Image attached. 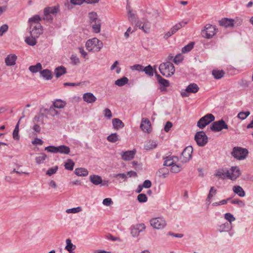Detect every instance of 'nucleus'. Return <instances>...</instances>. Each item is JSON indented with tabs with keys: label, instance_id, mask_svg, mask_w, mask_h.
<instances>
[{
	"label": "nucleus",
	"instance_id": "f257e3e1",
	"mask_svg": "<svg viewBox=\"0 0 253 253\" xmlns=\"http://www.w3.org/2000/svg\"><path fill=\"white\" fill-rule=\"evenodd\" d=\"M59 11V7L58 5L46 7L43 9L42 20L50 23H52L53 20V15H56Z\"/></svg>",
	"mask_w": 253,
	"mask_h": 253
},
{
	"label": "nucleus",
	"instance_id": "f03ea898",
	"mask_svg": "<svg viewBox=\"0 0 253 253\" xmlns=\"http://www.w3.org/2000/svg\"><path fill=\"white\" fill-rule=\"evenodd\" d=\"M160 73L166 77L173 75L175 72L173 64L170 62H166L161 63L159 67Z\"/></svg>",
	"mask_w": 253,
	"mask_h": 253
},
{
	"label": "nucleus",
	"instance_id": "7ed1b4c3",
	"mask_svg": "<svg viewBox=\"0 0 253 253\" xmlns=\"http://www.w3.org/2000/svg\"><path fill=\"white\" fill-rule=\"evenodd\" d=\"M243 19L239 17L234 19L223 18H222V27L225 28H233L239 27L242 25Z\"/></svg>",
	"mask_w": 253,
	"mask_h": 253
},
{
	"label": "nucleus",
	"instance_id": "20e7f679",
	"mask_svg": "<svg viewBox=\"0 0 253 253\" xmlns=\"http://www.w3.org/2000/svg\"><path fill=\"white\" fill-rule=\"evenodd\" d=\"M85 46L89 51H99L103 46V43L97 38H93L87 41Z\"/></svg>",
	"mask_w": 253,
	"mask_h": 253
},
{
	"label": "nucleus",
	"instance_id": "39448f33",
	"mask_svg": "<svg viewBox=\"0 0 253 253\" xmlns=\"http://www.w3.org/2000/svg\"><path fill=\"white\" fill-rule=\"evenodd\" d=\"M249 152L247 149L240 147H235L231 152L232 156L238 160H244L248 155Z\"/></svg>",
	"mask_w": 253,
	"mask_h": 253
},
{
	"label": "nucleus",
	"instance_id": "423d86ee",
	"mask_svg": "<svg viewBox=\"0 0 253 253\" xmlns=\"http://www.w3.org/2000/svg\"><path fill=\"white\" fill-rule=\"evenodd\" d=\"M241 174L239 168L236 166L232 167L226 172H222V175H225L227 178L231 180H235Z\"/></svg>",
	"mask_w": 253,
	"mask_h": 253
},
{
	"label": "nucleus",
	"instance_id": "0eeeda50",
	"mask_svg": "<svg viewBox=\"0 0 253 253\" xmlns=\"http://www.w3.org/2000/svg\"><path fill=\"white\" fill-rule=\"evenodd\" d=\"M214 116L211 114H208L202 117L197 122V126L201 129H203L206 126L214 121Z\"/></svg>",
	"mask_w": 253,
	"mask_h": 253
},
{
	"label": "nucleus",
	"instance_id": "6e6552de",
	"mask_svg": "<svg viewBox=\"0 0 253 253\" xmlns=\"http://www.w3.org/2000/svg\"><path fill=\"white\" fill-rule=\"evenodd\" d=\"M217 29L215 26L207 24L205 26V29L202 31L201 35L205 38L211 39L215 35Z\"/></svg>",
	"mask_w": 253,
	"mask_h": 253
},
{
	"label": "nucleus",
	"instance_id": "1a4fd4ad",
	"mask_svg": "<svg viewBox=\"0 0 253 253\" xmlns=\"http://www.w3.org/2000/svg\"><path fill=\"white\" fill-rule=\"evenodd\" d=\"M195 140L199 146H204L208 142V136L204 131H200L196 133Z\"/></svg>",
	"mask_w": 253,
	"mask_h": 253
},
{
	"label": "nucleus",
	"instance_id": "9d476101",
	"mask_svg": "<svg viewBox=\"0 0 253 253\" xmlns=\"http://www.w3.org/2000/svg\"><path fill=\"white\" fill-rule=\"evenodd\" d=\"M193 147L191 146L186 147L181 153L180 160L182 163H185L188 162L192 158Z\"/></svg>",
	"mask_w": 253,
	"mask_h": 253
},
{
	"label": "nucleus",
	"instance_id": "9b49d317",
	"mask_svg": "<svg viewBox=\"0 0 253 253\" xmlns=\"http://www.w3.org/2000/svg\"><path fill=\"white\" fill-rule=\"evenodd\" d=\"M199 87L196 84L192 83L189 84L184 90L181 91V95L182 97H188L189 93H195L198 91Z\"/></svg>",
	"mask_w": 253,
	"mask_h": 253
},
{
	"label": "nucleus",
	"instance_id": "f8f14e48",
	"mask_svg": "<svg viewBox=\"0 0 253 253\" xmlns=\"http://www.w3.org/2000/svg\"><path fill=\"white\" fill-rule=\"evenodd\" d=\"M151 225L154 228L157 229H162L166 225V222L165 220L160 217H157L152 219L150 220Z\"/></svg>",
	"mask_w": 253,
	"mask_h": 253
},
{
	"label": "nucleus",
	"instance_id": "ddd939ff",
	"mask_svg": "<svg viewBox=\"0 0 253 253\" xmlns=\"http://www.w3.org/2000/svg\"><path fill=\"white\" fill-rule=\"evenodd\" d=\"M30 33L31 36L39 38L42 34L43 29L41 24H37V25H32L30 27Z\"/></svg>",
	"mask_w": 253,
	"mask_h": 253
},
{
	"label": "nucleus",
	"instance_id": "4468645a",
	"mask_svg": "<svg viewBox=\"0 0 253 253\" xmlns=\"http://www.w3.org/2000/svg\"><path fill=\"white\" fill-rule=\"evenodd\" d=\"M155 76L158 83L162 86L160 87L161 91H165L166 90L165 88L169 85V81L162 78V77L159 75L157 72H155Z\"/></svg>",
	"mask_w": 253,
	"mask_h": 253
},
{
	"label": "nucleus",
	"instance_id": "2eb2a0df",
	"mask_svg": "<svg viewBox=\"0 0 253 253\" xmlns=\"http://www.w3.org/2000/svg\"><path fill=\"white\" fill-rule=\"evenodd\" d=\"M136 154V150L133 149L132 150L126 151L125 152H122L121 153L122 159L125 161H128L131 160L134 157Z\"/></svg>",
	"mask_w": 253,
	"mask_h": 253
},
{
	"label": "nucleus",
	"instance_id": "dca6fc26",
	"mask_svg": "<svg viewBox=\"0 0 253 253\" xmlns=\"http://www.w3.org/2000/svg\"><path fill=\"white\" fill-rule=\"evenodd\" d=\"M145 229L144 224H138L133 227L131 230V234L133 237H137L139 235L140 232L143 231Z\"/></svg>",
	"mask_w": 253,
	"mask_h": 253
},
{
	"label": "nucleus",
	"instance_id": "f3484780",
	"mask_svg": "<svg viewBox=\"0 0 253 253\" xmlns=\"http://www.w3.org/2000/svg\"><path fill=\"white\" fill-rule=\"evenodd\" d=\"M140 127L143 131L149 133L151 131L150 121L148 119L143 118Z\"/></svg>",
	"mask_w": 253,
	"mask_h": 253
},
{
	"label": "nucleus",
	"instance_id": "a211bd4d",
	"mask_svg": "<svg viewBox=\"0 0 253 253\" xmlns=\"http://www.w3.org/2000/svg\"><path fill=\"white\" fill-rule=\"evenodd\" d=\"M17 56L15 54H9L5 59V63L7 66H13L15 64Z\"/></svg>",
	"mask_w": 253,
	"mask_h": 253
},
{
	"label": "nucleus",
	"instance_id": "6ab92c4d",
	"mask_svg": "<svg viewBox=\"0 0 253 253\" xmlns=\"http://www.w3.org/2000/svg\"><path fill=\"white\" fill-rule=\"evenodd\" d=\"M84 100L88 103H92L94 102L96 100V97L91 92L85 93L83 95Z\"/></svg>",
	"mask_w": 253,
	"mask_h": 253
},
{
	"label": "nucleus",
	"instance_id": "aec40b11",
	"mask_svg": "<svg viewBox=\"0 0 253 253\" xmlns=\"http://www.w3.org/2000/svg\"><path fill=\"white\" fill-rule=\"evenodd\" d=\"M135 26L142 29L145 33H148L150 32V27L147 23H142L141 21H138Z\"/></svg>",
	"mask_w": 253,
	"mask_h": 253
},
{
	"label": "nucleus",
	"instance_id": "412c9836",
	"mask_svg": "<svg viewBox=\"0 0 253 253\" xmlns=\"http://www.w3.org/2000/svg\"><path fill=\"white\" fill-rule=\"evenodd\" d=\"M89 179L90 182L95 185H98L102 182L101 177L98 175H90L89 176Z\"/></svg>",
	"mask_w": 253,
	"mask_h": 253
},
{
	"label": "nucleus",
	"instance_id": "4be33fe9",
	"mask_svg": "<svg viewBox=\"0 0 253 253\" xmlns=\"http://www.w3.org/2000/svg\"><path fill=\"white\" fill-rule=\"evenodd\" d=\"M232 190L235 194H236L240 197H244L246 195L245 192L244 190V189L242 188L241 186L239 185L233 186Z\"/></svg>",
	"mask_w": 253,
	"mask_h": 253
},
{
	"label": "nucleus",
	"instance_id": "5701e85b",
	"mask_svg": "<svg viewBox=\"0 0 253 253\" xmlns=\"http://www.w3.org/2000/svg\"><path fill=\"white\" fill-rule=\"evenodd\" d=\"M67 73L66 69L63 66L56 67L54 70V73L57 78L60 77L61 76Z\"/></svg>",
	"mask_w": 253,
	"mask_h": 253
},
{
	"label": "nucleus",
	"instance_id": "b1692460",
	"mask_svg": "<svg viewBox=\"0 0 253 253\" xmlns=\"http://www.w3.org/2000/svg\"><path fill=\"white\" fill-rule=\"evenodd\" d=\"M112 124L115 129L118 130L124 127V123L119 119L114 118L112 120Z\"/></svg>",
	"mask_w": 253,
	"mask_h": 253
},
{
	"label": "nucleus",
	"instance_id": "393cba45",
	"mask_svg": "<svg viewBox=\"0 0 253 253\" xmlns=\"http://www.w3.org/2000/svg\"><path fill=\"white\" fill-rule=\"evenodd\" d=\"M41 75L46 80H50L53 78L52 72L49 69H44L40 72Z\"/></svg>",
	"mask_w": 253,
	"mask_h": 253
},
{
	"label": "nucleus",
	"instance_id": "a878e982",
	"mask_svg": "<svg viewBox=\"0 0 253 253\" xmlns=\"http://www.w3.org/2000/svg\"><path fill=\"white\" fill-rule=\"evenodd\" d=\"M42 19L39 15H35L28 20L30 27L32 25H37V24H41L39 22Z\"/></svg>",
	"mask_w": 253,
	"mask_h": 253
},
{
	"label": "nucleus",
	"instance_id": "bb28decb",
	"mask_svg": "<svg viewBox=\"0 0 253 253\" xmlns=\"http://www.w3.org/2000/svg\"><path fill=\"white\" fill-rule=\"evenodd\" d=\"M211 129L214 132L221 130V120L214 122L211 126Z\"/></svg>",
	"mask_w": 253,
	"mask_h": 253
},
{
	"label": "nucleus",
	"instance_id": "cd10ccee",
	"mask_svg": "<svg viewBox=\"0 0 253 253\" xmlns=\"http://www.w3.org/2000/svg\"><path fill=\"white\" fill-rule=\"evenodd\" d=\"M25 111V110H24L23 113H22V114H23V116L22 117L20 118V120H19V121L18 122L17 125H16L15 126V127L13 131V138L15 139V140H19V136L18 135V132H19V122H20V121L24 118L25 117V115L24 114V112Z\"/></svg>",
	"mask_w": 253,
	"mask_h": 253
},
{
	"label": "nucleus",
	"instance_id": "c85d7f7f",
	"mask_svg": "<svg viewBox=\"0 0 253 253\" xmlns=\"http://www.w3.org/2000/svg\"><path fill=\"white\" fill-rule=\"evenodd\" d=\"M74 172L77 175L80 176H85L88 174V170L86 169L83 168L76 169Z\"/></svg>",
	"mask_w": 253,
	"mask_h": 253
},
{
	"label": "nucleus",
	"instance_id": "c756f323",
	"mask_svg": "<svg viewBox=\"0 0 253 253\" xmlns=\"http://www.w3.org/2000/svg\"><path fill=\"white\" fill-rule=\"evenodd\" d=\"M91 24L93 31L96 33H98L100 32V20H98L95 22H91Z\"/></svg>",
	"mask_w": 253,
	"mask_h": 253
},
{
	"label": "nucleus",
	"instance_id": "7c9ffc66",
	"mask_svg": "<svg viewBox=\"0 0 253 253\" xmlns=\"http://www.w3.org/2000/svg\"><path fill=\"white\" fill-rule=\"evenodd\" d=\"M66 104L65 101H64L61 99H56L54 102H53V106L55 108L57 109H61L64 108Z\"/></svg>",
	"mask_w": 253,
	"mask_h": 253
},
{
	"label": "nucleus",
	"instance_id": "2f4dec72",
	"mask_svg": "<svg viewBox=\"0 0 253 253\" xmlns=\"http://www.w3.org/2000/svg\"><path fill=\"white\" fill-rule=\"evenodd\" d=\"M42 69V65L40 63H37L35 65H32L29 67V70L33 73L40 71Z\"/></svg>",
	"mask_w": 253,
	"mask_h": 253
},
{
	"label": "nucleus",
	"instance_id": "473e14b6",
	"mask_svg": "<svg viewBox=\"0 0 253 253\" xmlns=\"http://www.w3.org/2000/svg\"><path fill=\"white\" fill-rule=\"evenodd\" d=\"M186 24L187 22H184L183 21H181L175 24L170 29L172 31L171 33H175L178 30L181 29L182 27H184Z\"/></svg>",
	"mask_w": 253,
	"mask_h": 253
},
{
	"label": "nucleus",
	"instance_id": "72a5a7b5",
	"mask_svg": "<svg viewBox=\"0 0 253 253\" xmlns=\"http://www.w3.org/2000/svg\"><path fill=\"white\" fill-rule=\"evenodd\" d=\"M142 71L144 72L145 74L149 77H153L154 75V70L150 65H149L145 67H143Z\"/></svg>",
	"mask_w": 253,
	"mask_h": 253
},
{
	"label": "nucleus",
	"instance_id": "f704fd0d",
	"mask_svg": "<svg viewBox=\"0 0 253 253\" xmlns=\"http://www.w3.org/2000/svg\"><path fill=\"white\" fill-rule=\"evenodd\" d=\"M70 152V148L65 145L58 146V152L61 154H69Z\"/></svg>",
	"mask_w": 253,
	"mask_h": 253
},
{
	"label": "nucleus",
	"instance_id": "c9c22d12",
	"mask_svg": "<svg viewBox=\"0 0 253 253\" xmlns=\"http://www.w3.org/2000/svg\"><path fill=\"white\" fill-rule=\"evenodd\" d=\"M157 146V143L156 141H149L145 145L144 149L146 150L153 149Z\"/></svg>",
	"mask_w": 253,
	"mask_h": 253
},
{
	"label": "nucleus",
	"instance_id": "e433bc0d",
	"mask_svg": "<svg viewBox=\"0 0 253 253\" xmlns=\"http://www.w3.org/2000/svg\"><path fill=\"white\" fill-rule=\"evenodd\" d=\"M128 82V79L126 77H124L120 79L116 80L115 82V84L119 86H122L126 84Z\"/></svg>",
	"mask_w": 253,
	"mask_h": 253
},
{
	"label": "nucleus",
	"instance_id": "4c0bfd02",
	"mask_svg": "<svg viewBox=\"0 0 253 253\" xmlns=\"http://www.w3.org/2000/svg\"><path fill=\"white\" fill-rule=\"evenodd\" d=\"M36 38H37L35 36L27 37L25 41L28 45L34 46L37 43Z\"/></svg>",
	"mask_w": 253,
	"mask_h": 253
},
{
	"label": "nucleus",
	"instance_id": "58836bf2",
	"mask_svg": "<svg viewBox=\"0 0 253 253\" xmlns=\"http://www.w3.org/2000/svg\"><path fill=\"white\" fill-rule=\"evenodd\" d=\"M216 194V190L214 189V187H211L210 189V192L208 194V197L206 200L207 204L209 205L211 203V198L215 195Z\"/></svg>",
	"mask_w": 253,
	"mask_h": 253
},
{
	"label": "nucleus",
	"instance_id": "ea45409f",
	"mask_svg": "<svg viewBox=\"0 0 253 253\" xmlns=\"http://www.w3.org/2000/svg\"><path fill=\"white\" fill-rule=\"evenodd\" d=\"M107 139L108 141L112 143H115L119 140L118 135L117 133H114L110 134L108 136Z\"/></svg>",
	"mask_w": 253,
	"mask_h": 253
},
{
	"label": "nucleus",
	"instance_id": "a19ab883",
	"mask_svg": "<svg viewBox=\"0 0 253 253\" xmlns=\"http://www.w3.org/2000/svg\"><path fill=\"white\" fill-rule=\"evenodd\" d=\"M67 245L65 247V249L68 251H72L76 249V246L71 243V240L68 239L66 241Z\"/></svg>",
	"mask_w": 253,
	"mask_h": 253
},
{
	"label": "nucleus",
	"instance_id": "79ce46f5",
	"mask_svg": "<svg viewBox=\"0 0 253 253\" xmlns=\"http://www.w3.org/2000/svg\"><path fill=\"white\" fill-rule=\"evenodd\" d=\"M75 165V163L71 159H68L65 164V168L66 169L72 170Z\"/></svg>",
	"mask_w": 253,
	"mask_h": 253
},
{
	"label": "nucleus",
	"instance_id": "37998d69",
	"mask_svg": "<svg viewBox=\"0 0 253 253\" xmlns=\"http://www.w3.org/2000/svg\"><path fill=\"white\" fill-rule=\"evenodd\" d=\"M193 47L194 43L191 42L182 48V52L183 53L188 52L193 48Z\"/></svg>",
	"mask_w": 253,
	"mask_h": 253
},
{
	"label": "nucleus",
	"instance_id": "c03bdc74",
	"mask_svg": "<svg viewBox=\"0 0 253 253\" xmlns=\"http://www.w3.org/2000/svg\"><path fill=\"white\" fill-rule=\"evenodd\" d=\"M174 161L175 160L171 157H168L164 163V165L165 166H172L174 164Z\"/></svg>",
	"mask_w": 253,
	"mask_h": 253
},
{
	"label": "nucleus",
	"instance_id": "a18cd8bd",
	"mask_svg": "<svg viewBox=\"0 0 253 253\" xmlns=\"http://www.w3.org/2000/svg\"><path fill=\"white\" fill-rule=\"evenodd\" d=\"M54 106H50L49 109H47V113L51 116H55L59 114L58 111L56 110Z\"/></svg>",
	"mask_w": 253,
	"mask_h": 253
},
{
	"label": "nucleus",
	"instance_id": "49530a36",
	"mask_svg": "<svg viewBox=\"0 0 253 253\" xmlns=\"http://www.w3.org/2000/svg\"><path fill=\"white\" fill-rule=\"evenodd\" d=\"M47 158V156L44 153H41V155L36 158V161L38 164H41Z\"/></svg>",
	"mask_w": 253,
	"mask_h": 253
},
{
	"label": "nucleus",
	"instance_id": "de8ad7c7",
	"mask_svg": "<svg viewBox=\"0 0 253 253\" xmlns=\"http://www.w3.org/2000/svg\"><path fill=\"white\" fill-rule=\"evenodd\" d=\"M231 203L232 204H236L239 207H244L245 206V204L243 201L238 199L231 200Z\"/></svg>",
	"mask_w": 253,
	"mask_h": 253
},
{
	"label": "nucleus",
	"instance_id": "09e8293b",
	"mask_svg": "<svg viewBox=\"0 0 253 253\" xmlns=\"http://www.w3.org/2000/svg\"><path fill=\"white\" fill-rule=\"evenodd\" d=\"M224 218L228 221V223H232V222L235 220V217L231 213H226L224 214Z\"/></svg>",
	"mask_w": 253,
	"mask_h": 253
},
{
	"label": "nucleus",
	"instance_id": "8fccbe9b",
	"mask_svg": "<svg viewBox=\"0 0 253 253\" xmlns=\"http://www.w3.org/2000/svg\"><path fill=\"white\" fill-rule=\"evenodd\" d=\"M250 114V112L249 111L240 112L238 113L237 117L241 120H243L247 118Z\"/></svg>",
	"mask_w": 253,
	"mask_h": 253
},
{
	"label": "nucleus",
	"instance_id": "3c124183",
	"mask_svg": "<svg viewBox=\"0 0 253 253\" xmlns=\"http://www.w3.org/2000/svg\"><path fill=\"white\" fill-rule=\"evenodd\" d=\"M88 17L90 19V22H95L97 20H99L97 18V13L95 12H91L89 13L88 14Z\"/></svg>",
	"mask_w": 253,
	"mask_h": 253
},
{
	"label": "nucleus",
	"instance_id": "603ef678",
	"mask_svg": "<svg viewBox=\"0 0 253 253\" xmlns=\"http://www.w3.org/2000/svg\"><path fill=\"white\" fill-rule=\"evenodd\" d=\"M183 59V57L182 54L179 53V54H177L174 57V58L173 59V61L174 63H175L176 64H178L179 63H180L181 62H182Z\"/></svg>",
	"mask_w": 253,
	"mask_h": 253
},
{
	"label": "nucleus",
	"instance_id": "864d4df0",
	"mask_svg": "<svg viewBox=\"0 0 253 253\" xmlns=\"http://www.w3.org/2000/svg\"><path fill=\"white\" fill-rule=\"evenodd\" d=\"M232 228V224L231 223L226 222L222 224V232L229 231Z\"/></svg>",
	"mask_w": 253,
	"mask_h": 253
},
{
	"label": "nucleus",
	"instance_id": "5fc2aeb1",
	"mask_svg": "<svg viewBox=\"0 0 253 253\" xmlns=\"http://www.w3.org/2000/svg\"><path fill=\"white\" fill-rule=\"evenodd\" d=\"M45 150L49 152L56 153H58V147L54 146H49L46 147L44 149Z\"/></svg>",
	"mask_w": 253,
	"mask_h": 253
},
{
	"label": "nucleus",
	"instance_id": "6e6d98bb",
	"mask_svg": "<svg viewBox=\"0 0 253 253\" xmlns=\"http://www.w3.org/2000/svg\"><path fill=\"white\" fill-rule=\"evenodd\" d=\"M58 169V166H55L54 167L49 168L46 171V174L49 176H51L52 174L55 173Z\"/></svg>",
	"mask_w": 253,
	"mask_h": 253
},
{
	"label": "nucleus",
	"instance_id": "4d7b16f0",
	"mask_svg": "<svg viewBox=\"0 0 253 253\" xmlns=\"http://www.w3.org/2000/svg\"><path fill=\"white\" fill-rule=\"evenodd\" d=\"M181 166L178 165L173 164L171 167L170 171L173 173H178L181 170Z\"/></svg>",
	"mask_w": 253,
	"mask_h": 253
},
{
	"label": "nucleus",
	"instance_id": "13d9d810",
	"mask_svg": "<svg viewBox=\"0 0 253 253\" xmlns=\"http://www.w3.org/2000/svg\"><path fill=\"white\" fill-rule=\"evenodd\" d=\"M137 200L140 203H144L147 201V197L145 194H140L137 196Z\"/></svg>",
	"mask_w": 253,
	"mask_h": 253
},
{
	"label": "nucleus",
	"instance_id": "bf43d9fd",
	"mask_svg": "<svg viewBox=\"0 0 253 253\" xmlns=\"http://www.w3.org/2000/svg\"><path fill=\"white\" fill-rule=\"evenodd\" d=\"M212 74L216 79H219L221 78V71L213 70L212 71Z\"/></svg>",
	"mask_w": 253,
	"mask_h": 253
},
{
	"label": "nucleus",
	"instance_id": "052dcab7",
	"mask_svg": "<svg viewBox=\"0 0 253 253\" xmlns=\"http://www.w3.org/2000/svg\"><path fill=\"white\" fill-rule=\"evenodd\" d=\"M128 18L129 21L131 22H133L134 21H135L136 15L135 14L132 13L130 10H129L128 11Z\"/></svg>",
	"mask_w": 253,
	"mask_h": 253
},
{
	"label": "nucleus",
	"instance_id": "680f3d73",
	"mask_svg": "<svg viewBox=\"0 0 253 253\" xmlns=\"http://www.w3.org/2000/svg\"><path fill=\"white\" fill-rule=\"evenodd\" d=\"M8 26L7 24H3L0 27V36H2L7 31Z\"/></svg>",
	"mask_w": 253,
	"mask_h": 253
},
{
	"label": "nucleus",
	"instance_id": "e2e57ef3",
	"mask_svg": "<svg viewBox=\"0 0 253 253\" xmlns=\"http://www.w3.org/2000/svg\"><path fill=\"white\" fill-rule=\"evenodd\" d=\"M81 210H82L81 208L79 207H77V208H74L68 209V210H67L66 212L67 213H77V212L81 211Z\"/></svg>",
	"mask_w": 253,
	"mask_h": 253
},
{
	"label": "nucleus",
	"instance_id": "0e129e2a",
	"mask_svg": "<svg viewBox=\"0 0 253 253\" xmlns=\"http://www.w3.org/2000/svg\"><path fill=\"white\" fill-rule=\"evenodd\" d=\"M143 66L139 64H135L130 67V69L132 70H136L138 71H142Z\"/></svg>",
	"mask_w": 253,
	"mask_h": 253
},
{
	"label": "nucleus",
	"instance_id": "69168bd1",
	"mask_svg": "<svg viewBox=\"0 0 253 253\" xmlns=\"http://www.w3.org/2000/svg\"><path fill=\"white\" fill-rule=\"evenodd\" d=\"M114 177L115 178H121L124 180V181H126L127 179V176L126 173H118L114 174Z\"/></svg>",
	"mask_w": 253,
	"mask_h": 253
},
{
	"label": "nucleus",
	"instance_id": "338daca9",
	"mask_svg": "<svg viewBox=\"0 0 253 253\" xmlns=\"http://www.w3.org/2000/svg\"><path fill=\"white\" fill-rule=\"evenodd\" d=\"M104 115L105 117L108 118H111L112 117L111 111L108 108H106L104 110Z\"/></svg>",
	"mask_w": 253,
	"mask_h": 253
},
{
	"label": "nucleus",
	"instance_id": "774afa93",
	"mask_svg": "<svg viewBox=\"0 0 253 253\" xmlns=\"http://www.w3.org/2000/svg\"><path fill=\"white\" fill-rule=\"evenodd\" d=\"M112 204H113V201L110 198H105L103 201V204L106 206H109Z\"/></svg>",
	"mask_w": 253,
	"mask_h": 253
}]
</instances>
